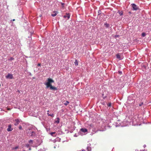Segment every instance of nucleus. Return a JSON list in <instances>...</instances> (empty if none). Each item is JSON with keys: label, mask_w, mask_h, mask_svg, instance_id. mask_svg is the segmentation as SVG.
<instances>
[{"label": "nucleus", "mask_w": 151, "mask_h": 151, "mask_svg": "<svg viewBox=\"0 0 151 151\" xmlns=\"http://www.w3.org/2000/svg\"><path fill=\"white\" fill-rule=\"evenodd\" d=\"M14 121L15 122L14 124L15 126H17L19 123L20 121L18 119H16L14 120Z\"/></svg>", "instance_id": "obj_5"}, {"label": "nucleus", "mask_w": 151, "mask_h": 151, "mask_svg": "<svg viewBox=\"0 0 151 151\" xmlns=\"http://www.w3.org/2000/svg\"><path fill=\"white\" fill-rule=\"evenodd\" d=\"M55 134V132H52L50 133V134L52 136L54 137H55L56 136V135H54Z\"/></svg>", "instance_id": "obj_9"}, {"label": "nucleus", "mask_w": 151, "mask_h": 151, "mask_svg": "<svg viewBox=\"0 0 151 151\" xmlns=\"http://www.w3.org/2000/svg\"><path fill=\"white\" fill-rule=\"evenodd\" d=\"M105 25L106 27H108L109 26V24L107 23L105 24Z\"/></svg>", "instance_id": "obj_23"}, {"label": "nucleus", "mask_w": 151, "mask_h": 151, "mask_svg": "<svg viewBox=\"0 0 151 151\" xmlns=\"http://www.w3.org/2000/svg\"><path fill=\"white\" fill-rule=\"evenodd\" d=\"M75 64V65H78V61L77 60H75V61L74 62Z\"/></svg>", "instance_id": "obj_13"}, {"label": "nucleus", "mask_w": 151, "mask_h": 151, "mask_svg": "<svg viewBox=\"0 0 151 151\" xmlns=\"http://www.w3.org/2000/svg\"><path fill=\"white\" fill-rule=\"evenodd\" d=\"M53 13H54V14H52L51 15L52 17H54L55 16L57 15V14L58 13V12L56 11H54Z\"/></svg>", "instance_id": "obj_10"}, {"label": "nucleus", "mask_w": 151, "mask_h": 151, "mask_svg": "<svg viewBox=\"0 0 151 151\" xmlns=\"http://www.w3.org/2000/svg\"><path fill=\"white\" fill-rule=\"evenodd\" d=\"M18 148V147L17 146V147H16L15 148H14L13 149H17Z\"/></svg>", "instance_id": "obj_25"}, {"label": "nucleus", "mask_w": 151, "mask_h": 151, "mask_svg": "<svg viewBox=\"0 0 151 151\" xmlns=\"http://www.w3.org/2000/svg\"><path fill=\"white\" fill-rule=\"evenodd\" d=\"M142 104H139V106H141V105H142Z\"/></svg>", "instance_id": "obj_32"}, {"label": "nucleus", "mask_w": 151, "mask_h": 151, "mask_svg": "<svg viewBox=\"0 0 151 151\" xmlns=\"http://www.w3.org/2000/svg\"><path fill=\"white\" fill-rule=\"evenodd\" d=\"M119 14L120 15H122L123 14V12L122 11L119 12Z\"/></svg>", "instance_id": "obj_18"}, {"label": "nucleus", "mask_w": 151, "mask_h": 151, "mask_svg": "<svg viewBox=\"0 0 151 151\" xmlns=\"http://www.w3.org/2000/svg\"><path fill=\"white\" fill-rule=\"evenodd\" d=\"M63 103L65 106H67L69 103V102L68 101H63Z\"/></svg>", "instance_id": "obj_7"}, {"label": "nucleus", "mask_w": 151, "mask_h": 151, "mask_svg": "<svg viewBox=\"0 0 151 151\" xmlns=\"http://www.w3.org/2000/svg\"><path fill=\"white\" fill-rule=\"evenodd\" d=\"M116 58H117L121 60L122 59L121 58L120 55L119 54H118L116 55Z\"/></svg>", "instance_id": "obj_11"}, {"label": "nucleus", "mask_w": 151, "mask_h": 151, "mask_svg": "<svg viewBox=\"0 0 151 151\" xmlns=\"http://www.w3.org/2000/svg\"><path fill=\"white\" fill-rule=\"evenodd\" d=\"M80 131L82 132L85 133L87 132L88 130L86 128H81V129Z\"/></svg>", "instance_id": "obj_6"}, {"label": "nucleus", "mask_w": 151, "mask_h": 151, "mask_svg": "<svg viewBox=\"0 0 151 151\" xmlns=\"http://www.w3.org/2000/svg\"><path fill=\"white\" fill-rule=\"evenodd\" d=\"M87 151H90L91 149L90 147H87Z\"/></svg>", "instance_id": "obj_14"}, {"label": "nucleus", "mask_w": 151, "mask_h": 151, "mask_svg": "<svg viewBox=\"0 0 151 151\" xmlns=\"http://www.w3.org/2000/svg\"><path fill=\"white\" fill-rule=\"evenodd\" d=\"M7 109L8 110H11V109L9 108H7Z\"/></svg>", "instance_id": "obj_28"}, {"label": "nucleus", "mask_w": 151, "mask_h": 151, "mask_svg": "<svg viewBox=\"0 0 151 151\" xmlns=\"http://www.w3.org/2000/svg\"><path fill=\"white\" fill-rule=\"evenodd\" d=\"M6 78L7 79H12L13 78V75L10 73H8V75L6 76Z\"/></svg>", "instance_id": "obj_3"}, {"label": "nucleus", "mask_w": 151, "mask_h": 151, "mask_svg": "<svg viewBox=\"0 0 151 151\" xmlns=\"http://www.w3.org/2000/svg\"><path fill=\"white\" fill-rule=\"evenodd\" d=\"M14 60V58L12 57H11L9 59V60Z\"/></svg>", "instance_id": "obj_22"}, {"label": "nucleus", "mask_w": 151, "mask_h": 151, "mask_svg": "<svg viewBox=\"0 0 151 151\" xmlns=\"http://www.w3.org/2000/svg\"><path fill=\"white\" fill-rule=\"evenodd\" d=\"M29 143L31 145H32L33 144V141L32 140H30L29 141Z\"/></svg>", "instance_id": "obj_12"}, {"label": "nucleus", "mask_w": 151, "mask_h": 151, "mask_svg": "<svg viewBox=\"0 0 151 151\" xmlns=\"http://www.w3.org/2000/svg\"><path fill=\"white\" fill-rule=\"evenodd\" d=\"M131 6L133 10L136 11L139 9L138 6L134 4H131Z\"/></svg>", "instance_id": "obj_2"}, {"label": "nucleus", "mask_w": 151, "mask_h": 151, "mask_svg": "<svg viewBox=\"0 0 151 151\" xmlns=\"http://www.w3.org/2000/svg\"><path fill=\"white\" fill-rule=\"evenodd\" d=\"M70 17V15L69 14H66V15L64 16V17L66 18L67 17L68 19H69Z\"/></svg>", "instance_id": "obj_8"}, {"label": "nucleus", "mask_w": 151, "mask_h": 151, "mask_svg": "<svg viewBox=\"0 0 151 151\" xmlns=\"http://www.w3.org/2000/svg\"><path fill=\"white\" fill-rule=\"evenodd\" d=\"M37 65L38 66H40L41 65V64L40 63H38V64H37Z\"/></svg>", "instance_id": "obj_29"}, {"label": "nucleus", "mask_w": 151, "mask_h": 151, "mask_svg": "<svg viewBox=\"0 0 151 151\" xmlns=\"http://www.w3.org/2000/svg\"><path fill=\"white\" fill-rule=\"evenodd\" d=\"M104 96V94H102V97H103L104 99H105L106 97V96Z\"/></svg>", "instance_id": "obj_21"}, {"label": "nucleus", "mask_w": 151, "mask_h": 151, "mask_svg": "<svg viewBox=\"0 0 151 151\" xmlns=\"http://www.w3.org/2000/svg\"><path fill=\"white\" fill-rule=\"evenodd\" d=\"M57 119L58 120L55 121V122L57 123V124H58L59 123V122H60V121H59L60 119L59 118H57Z\"/></svg>", "instance_id": "obj_16"}, {"label": "nucleus", "mask_w": 151, "mask_h": 151, "mask_svg": "<svg viewBox=\"0 0 151 151\" xmlns=\"http://www.w3.org/2000/svg\"><path fill=\"white\" fill-rule=\"evenodd\" d=\"M13 130V128L12 127V125L11 124L9 125L8 126V128L7 129L8 132H10Z\"/></svg>", "instance_id": "obj_4"}, {"label": "nucleus", "mask_w": 151, "mask_h": 151, "mask_svg": "<svg viewBox=\"0 0 151 151\" xmlns=\"http://www.w3.org/2000/svg\"><path fill=\"white\" fill-rule=\"evenodd\" d=\"M62 5L63 6L64 4L62 3Z\"/></svg>", "instance_id": "obj_34"}, {"label": "nucleus", "mask_w": 151, "mask_h": 151, "mask_svg": "<svg viewBox=\"0 0 151 151\" xmlns=\"http://www.w3.org/2000/svg\"><path fill=\"white\" fill-rule=\"evenodd\" d=\"M35 135V132L34 131H32L31 133V136H33Z\"/></svg>", "instance_id": "obj_15"}, {"label": "nucleus", "mask_w": 151, "mask_h": 151, "mask_svg": "<svg viewBox=\"0 0 151 151\" xmlns=\"http://www.w3.org/2000/svg\"><path fill=\"white\" fill-rule=\"evenodd\" d=\"M54 115L53 114H48V116H50L52 117H54Z\"/></svg>", "instance_id": "obj_20"}, {"label": "nucleus", "mask_w": 151, "mask_h": 151, "mask_svg": "<svg viewBox=\"0 0 151 151\" xmlns=\"http://www.w3.org/2000/svg\"><path fill=\"white\" fill-rule=\"evenodd\" d=\"M19 129H22V127L21 126H20L19 127Z\"/></svg>", "instance_id": "obj_24"}, {"label": "nucleus", "mask_w": 151, "mask_h": 151, "mask_svg": "<svg viewBox=\"0 0 151 151\" xmlns=\"http://www.w3.org/2000/svg\"><path fill=\"white\" fill-rule=\"evenodd\" d=\"M111 103H109L108 104H107V106H109V107H110L111 106Z\"/></svg>", "instance_id": "obj_19"}, {"label": "nucleus", "mask_w": 151, "mask_h": 151, "mask_svg": "<svg viewBox=\"0 0 151 151\" xmlns=\"http://www.w3.org/2000/svg\"><path fill=\"white\" fill-rule=\"evenodd\" d=\"M142 35L143 37H144L146 35V33L145 32H143L142 33Z\"/></svg>", "instance_id": "obj_17"}, {"label": "nucleus", "mask_w": 151, "mask_h": 151, "mask_svg": "<svg viewBox=\"0 0 151 151\" xmlns=\"http://www.w3.org/2000/svg\"><path fill=\"white\" fill-rule=\"evenodd\" d=\"M29 150H31V148H29Z\"/></svg>", "instance_id": "obj_35"}, {"label": "nucleus", "mask_w": 151, "mask_h": 151, "mask_svg": "<svg viewBox=\"0 0 151 151\" xmlns=\"http://www.w3.org/2000/svg\"><path fill=\"white\" fill-rule=\"evenodd\" d=\"M47 82L45 83L47 88H50V89L51 90H57L56 87L52 86L51 85V83H53L54 82V80L51 78H48L47 79Z\"/></svg>", "instance_id": "obj_1"}, {"label": "nucleus", "mask_w": 151, "mask_h": 151, "mask_svg": "<svg viewBox=\"0 0 151 151\" xmlns=\"http://www.w3.org/2000/svg\"><path fill=\"white\" fill-rule=\"evenodd\" d=\"M119 73L120 74H121L122 73V72H119Z\"/></svg>", "instance_id": "obj_31"}, {"label": "nucleus", "mask_w": 151, "mask_h": 151, "mask_svg": "<svg viewBox=\"0 0 151 151\" xmlns=\"http://www.w3.org/2000/svg\"><path fill=\"white\" fill-rule=\"evenodd\" d=\"M13 21H15V19H13L12 20Z\"/></svg>", "instance_id": "obj_30"}, {"label": "nucleus", "mask_w": 151, "mask_h": 151, "mask_svg": "<svg viewBox=\"0 0 151 151\" xmlns=\"http://www.w3.org/2000/svg\"><path fill=\"white\" fill-rule=\"evenodd\" d=\"M23 151H25V150H23Z\"/></svg>", "instance_id": "obj_37"}, {"label": "nucleus", "mask_w": 151, "mask_h": 151, "mask_svg": "<svg viewBox=\"0 0 151 151\" xmlns=\"http://www.w3.org/2000/svg\"><path fill=\"white\" fill-rule=\"evenodd\" d=\"M47 114H48H48H50L48 113H47Z\"/></svg>", "instance_id": "obj_36"}, {"label": "nucleus", "mask_w": 151, "mask_h": 151, "mask_svg": "<svg viewBox=\"0 0 151 151\" xmlns=\"http://www.w3.org/2000/svg\"><path fill=\"white\" fill-rule=\"evenodd\" d=\"M129 14H131V12H129Z\"/></svg>", "instance_id": "obj_33"}, {"label": "nucleus", "mask_w": 151, "mask_h": 151, "mask_svg": "<svg viewBox=\"0 0 151 151\" xmlns=\"http://www.w3.org/2000/svg\"><path fill=\"white\" fill-rule=\"evenodd\" d=\"M26 146L27 147H29V145H26Z\"/></svg>", "instance_id": "obj_26"}, {"label": "nucleus", "mask_w": 151, "mask_h": 151, "mask_svg": "<svg viewBox=\"0 0 151 151\" xmlns=\"http://www.w3.org/2000/svg\"><path fill=\"white\" fill-rule=\"evenodd\" d=\"M79 151H86L85 150L83 149H82L81 150H80Z\"/></svg>", "instance_id": "obj_27"}]
</instances>
